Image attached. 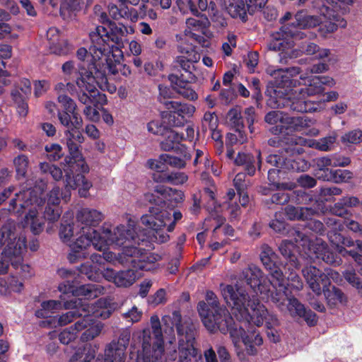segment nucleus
<instances>
[{"label": "nucleus", "instance_id": "nucleus-1", "mask_svg": "<svg viewBox=\"0 0 362 362\" xmlns=\"http://www.w3.org/2000/svg\"><path fill=\"white\" fill-rule=\"evenodd\" d=\"M206 301H200L197 305V310L205 327L211 333L219 331L223 334H230V337L235 347L240 342L246 346L247 351H256L255 346H260L263 339L255 329L247 332L240 323L234 321L229 311L220 305L216 295L211 291H207Z\"/></svg>", "mask_w": 362, "mask_h": 362}, {"label": "nucleus", "instance_id": "nucleus-2", "mask_svg": "<svg viewBox=\"0 0 362 362\" xmlns=\"http://www.w3.org/2000/svg\"><path fill=\"white\" fill-rule=\"evenodd\" d=\"M59 103L62 109L58 110L57 117L60 124L66 128L64 131V138L69 150V163H73V168L80 166L88 169V165L81 153V144L85 139L83 133V119L76 111V102L65 93H59L57 97Z\"/></svg>", "mask_w": 362, "mask_h": 362}, {"label": "nucleus", "instance_id": "nucleus-3", "mask_svg": "<svg viewBox=\"0 0 362 362\" xmlns=\"http://www.w3.org/2000/svg\"><path fill=\"white\" fill-rule=\"evenodd\" d=\"M300 86L301 83L298 78L286 75L269 81L264 92L267 105L271 108H288L300 113L315 112L319 103L308 100L303 95L292 97L293 88Z\"/></svg>", "mask_w": 362, "mask_h": 362}, {"label": "nucleus", "instance_id": "nucleus-4", "mask_svg": "<svg viewBox=\"0 0 362 362\" xmlns=\"http://www.w3.org/2000/svg\"><path fill=\"white\" fill-rule=\"evenodd\" d=\"M145 200L151 206L148 207V213L141 217V222L150 230L148 233H152L155 242L165 243L170 239L169 235L164 231L165 228L167 227L168 232H172L182 214L178 210L171 214L165 209L166 202L163 197L153 193L145 194Z\"/></svg>", "mask_w": 362, "mask_h": 362}, {"label": "nucleus", "instance_id": "nucleus-5", "mask_svg": "<svg viewBox=\"0 0 362 362\" xmlns=\"http://www.w3.org/2000/svg\"><path fill=\"white\" fill-rule=\"evenodd\" d=\"M221 293L238 320L257 327L263 325L262 316L267 313V308L258 299L251 298L245 290L232 285H227Z\"/></svg>", "mask_w": 362, "mask_h": 362}, {"label": "nucleus", "instance_id": "nucleus-6", "mask_svg": "<svg viewBox=\"0 0 362 362\" xmlns=\"http://www.w3.org/2000/svg\"><path fill=\"white\" fill-rule=\"evenodd\" d=\"M94 50H90L93 62L86 68L83 64L79 69V76L76 79L87 81V77L93 78V86H98L102 90L112 92L107 81V71L108 73L115 75L118 73L117 65L120 64V60L123 57L122 51H116L112 49L110 53L103 52L101 56L95 57Z\"/></svg>", "mask_w": 362, "mask_h": 362}, {"label": "nucleus", "instance_id": "nucleus-7", "mask_svg": "<svg viewBox=\"0 0 362 362\" xmlns=\"http://www.w3.org/2000/svg\"><path fill=\"white\" fill-rule=\"evenodd\" d=\"M67 155L64 158L63 170L65 173V185L64 192L61 191L59 187H54L47 194V200L46 206H59L61 198L66 202L71 197V189L78 188V194L81 197H87L89 195V189L92 187V183L87 180L84 176V173L89 172V167L85 170L84 168L78 166L72 169L69 167L73 163L67 160L69 158Z\"/></svg>", "mask_w": 362, "mask_h": 362}, {"label": "nucleus", "instance_id": "nucleus-8", "mask_svg": "<svg viewBox=\"0 0 362 362\" xmlns=\"http://www.w3.org/2000/svg\"><path fill=\"white\" fill-rule=\"evenodd\" d=\"M45 202L38 192L30 187L16 194V197L10 201L9 210L20 213L21 210L30 207L25 216L24 222L30 226L34 235H38L43 230L45 223L38 217L37 207H40Z\"/></svg>", "mask_w": 362, "mask_h": 362}, {"label": "nucleus", "instance_id": "nucleus-9", "mask_svg": "<svg viewBox=\"0 0 362 362\" xmlns=\"http://www.w3.org/2000/svg\"><path fill=\"white\" fill-rule=\"evenodd\" d=\"M109 30L103 25H98L94 31L89 34L91 42L90 50H94L95 57L101 56L103 52L110 53L112 49L119 51L123 46L122 37L124 36L127 28L124 25H117L110 21Z\"/></svg>", "mask_w": 362, "mask_h": 362}, {"label": "nucleus", "instance_id": "nucleus-10", "mask_svg": "<svg viewBox=\"0 0 362 362\" xmlns=\"http://www.w3.org/2000/svg\"><path fill=\"white\" fill-rule=\"evenodd\" d=\"M148 233H149L148 231ZM102 238L104 249L111 244L123 247V249L127 246H136V245L151 248L153 239V235H147L146 230L137 233L135 228L124 225L117 226L113 232L110 229L104 230Z\"/></svg>", "mask_w": 362, "mask_h": 362}, {"label": "nucleus", "instance_id": "nucleus-11", "mask_svg": "<svg viewBox=\"0 0 362 362\" xmlns=\"http://www.w3.org/2000/svg\"><path fill=\"white\" fill-rule=\"evenodd\" d=\"M87 81L76 79L77 86L81 88L78 93V100L86 105L83 114L86 118L92 122H98L100 118L98 110L95 108L98 105L107 103V97L105 93H100L95 86H93V78L87 77Z\"/></svg>", "mask_w": 362, "mask_h": 362}, {"label": "nucleus", "instance_id": "nucleus-12", "mask_svg": "<svg viewBox=\"0 0 362 362\" xmlns=\"http://www.w3.org/2000/svg\"><path fill=\"white\" fill-rule=\"evenodd\" d=\"M155 241L153 239L152 242ZM153 249L142 245L127 246L124 249L120 259L122 264H129L136 270L151 271L158 267L157 262L161 259V256L147 251Z\"/></svg>", "mask_w": 362, "mask_h": 362}, {"label": "nucleus", "instance_id": "nucleus-13", "mask_svg": "<svg viewBox=\"0 0 362 362\" xmlns=\"http://www.w3.org/2000/svg\"><path fill=\"white\" fill-rule=\"evenodd\" d=\"M81 227V233L76 240L69 244L71 252L67 259L71 263H76L88 257V247L93 245L100 251L104 250L102 235L93 228Z\"/></svg>", "mask_w": 362, "mask_h": 362}, {"label": "nucleus", "instance_id": "nucleus-14", "mask_svg": "<svg viewBox=\"0 0 362 362\" xmlns=\"http://www.w3.org/2000/svg\"><path fill=\"white\" fill-rule=\"evenodd\" d=\"M59 274L66 279L59 284L58 289L64 295L71 294V298H80L88 302L87 300L95 298L98 296V285L93 284H83L78 278H72V271L62 269L58 272Z\"/></svg>", "mask_w": 362, "mask_h": 362}, {"label": "nucleus", "instance_id": "nucleus-15", "mask_svg": "<svg viewBox=\"0 0 362 362\" xmlns=\"http://www.w3.org/2000/svg\"><path fill=\"white\" fill-rule=\"evenodd\" d=\"M326 273L322 272L315 266H307L302 269V273L312 291L317 296L322 294L326 286H331L330 278L338 276V272L331 269H325Z\"/></svg>", "mask_w": 362, "mask_h": 362}, {"label": "nucleus", "instance_id": "nucleus-16", "mask_svg": "<svg viewBox=\"0 0 362 362\" xmlns=\"http://www.w3.org/2000/svg\"><path fill=\"white\" fill-rule=\"evenodd\" d=\"M15 230V226L11 223L3 225L0 228V244L5 245L6 255L18 257L25 250L27 244L25 238L17 239Z\"/></svg>", "mask_w": 362, "mask_h": 362}, {"label": "nucleus", "instance_id": "nucleus-17", "mask_svg": "<svg viewBox=\"0 0 362 362\" xmlns=\"http://www.w3.org/2000/svg\"><path fill=\"white\" fill-rule=\"evenodd\" d=\"M63 308L69 310L59 317L58 324L60 326H65L77 318L81 319L87 313H95L93 305L87 303L80 298H71L70 300H64Z\"/></svg>", "mask_w": 362, "mask_h": 362}, {"label": "nucleus", "instance_id": "nucleus-18", "mask_svg": "<svg viewBox=\"0 0 362 362\" xmlns=\"http://www.w3.org/2000/svg\"><path fill=\"white\" fill-rule=\"evenodd\" d=\"M264 293H262L261 298L267 301L271 300L281 310L286 308L288 310L289 300L293 298V296L289 297L287 293L285 277L281 280H272L271 286H268Z\"/></svg>", "mask_w": 362, "mask_h": 362}, {"label": "nucleus", "instance_id": "nucleus-19", "mask_svg": "<svg viewBox=\"0 0 362 362\" xmlns=\"http://www.w3.org/2000/svg\"><path fill=\"white\" fill-rule=\"evenodd\" d=\"M131 338L128 329H123L117 339H113L105 349L104 362H124L125 352Z\"/></svg>", "mask_w": 362, "mask_h": 362}, {"label": "nucleus", "instance_id": "nucleus-20", "mask_svg": "<svg viewBox=\"0 0 362 362\" xmlns=\"http://www.w3.org/2000/svg\"><path fill=\"white\" fill-rule=\"evenodd\" d=\"M268 0H235L227 11L233 18H240L243 22L247 21V13L253 15L266 6Z\"/></svg>", "mask_w": 362, "mask_h": 362}, {"label": "nucleus", "instance_id": "nucleus-21", "mask_svg": "<svg viewBox=\"0 0 362 362\" xmlns=\"http://www.w3.org/2000/svg\"><path fill=\"white\" fill-rule=\"evenodd\" d=\"M242 276L255 293L262 294L271 286V279L264 276L262 271L255 265H250L242 272Z\"/></svg>", "mask_w": 362, "mask_h": 362}, {"label": "nucleus", "instance_id": "nucleus-22", "mask_svg": "<svg viewBox=\"0 0 362 362\" xmlns=\"http://www.w3.org/2000/svg\"><path fill=\"white\" fill-rule=\"evenodd\" d=\"M301 85L304 87L300 88L298 92L300 95L312 96L321 94L324 92V86H333L335 84L334 80L329 76H313L311 78H302L298 79Z\"/></svg>", "mask_w": 362, "mask_h": 362}, {"label": "nucleus", "instance_id": "nucleus-23", "mask_svg": "<svg viewBox=\"0 0 362 362\" xmlns=\"http://www.w3.org/2000/svg\"><path fill=\"white\" fill-rule=\"evenodd\" d=\"M164 139L160 143V146L163 151H173L179 156H183L186 159H191L192 155L187 147L182 144L185 140L183 134L170 129L163 136Z\"/></svg>", "mask_w": 362, "mask_h": 362}, {"label": "nucleus", "instance_id": "nucleus-24", "mask_svg": "<svg viewBox=\"0 0 362 362\" xmlns=\"http://www.w3.org/2000/svg\"><path fill=\"white\" fill-rule=\"evenodd\" d=\"M259 256L264 269L272 277L271 280L279 281L285 277L281 270L282 264L279 261V256L270 247H264Z\"/></svg>", "mask_w": 362, "mask_h": 362}, {"label": "nucleus", "instance_id": "nucleus-25", "mask_svg": "<svg viewBox=\"0 0 362 362\" xmlns=\"http://www.w3.org/2000/svg\"><path fill=\"white\" fill-rule=\"evenodd\" d=\"M103 276L108 281L114 283L117 287L127 288L136 281V272L132 267L119 271L107 268L104 271Z\"/></svg>", "mask_w": 362, "mask_h": 362}, {"label": "nucleus", "instance_id": "nucleus-26", "mask_svg": "<svg viewBox=\"0 0 362 362\" xmlns=\"http://www.w3.org/2000/svg\"><path fill=\"white\" fill-rule=\"evenodd\" d=\"M144 362H163L164 347L151 348V329H144L141 334Z\"/></svg>", "mask_w": 362, "mask_h": 362}, {"label": "nucleus", "instance_id": "nucleus-27", "mask_svg": "<svg viewBox=\"0 0 362 362\" xmlns=\"http://www.w3.org/2000/svg\"><path fill=\"white\" fill-rule=\"evenodd\" d=\"M277 139V146L281 147L285 154L298 153L302 154L304 150L302 147L296 148V146L300 144L301 137L293 134V132L280 134Z\"/></svg>", "mask_w": 362, "mask_h": 362}, {"label": "nucleus", "instance_id": "nucleus-28", "mask_svg": "<svg viewBox=\"0 0 362 362\" xmlns=\"http://www.w3.org/2000/svg\"><path fill=\"white\" fill-rule=\"evenodd\" d=\"M303 126V119L299 117H291L284 113L281 124L272 127L269 132L273 135H279L280 134L287 133L288 132H294L298 131Z\"/></svg>", "mask_w": 362, "mask_h": 362}, {"label": "nucleus", "instance_id": "nucleus-29", "mask_svg": "<svg viewBox=\"0 0 362 362\" xmlns=\"http://www.w3.org/2000/svg\"><path fill=\"white\" fill-rule=\"evenodd\" d=\"M286 170L283 168H270L268 170L267 179L272 190H292L295 185L291 182H284Z\"/></svg>", "mask_w": 362, "mask_h": 362}, {"label": "nucleus", "instance_id": "nucleus-30", "mask_svg": "<svg viewBox=\"0 0 362 362\" xmlns=\"http://www.w3.org/2000/svg\"><path fill=\"white\" fill-rule=\"evenodd\" d=\"M279 250L282 256L286 259V266L288 269H298L300 264L297 253L296 245L290 240H282L279 246Z\"/></svg>", "mask_w": 362, "mask_h": 362}, {"label": "nucleus", "instance_id": "nucleus-31", "mask_svg": "<svg viewBox=\"0 0 362 362\" xmlns=\"http://www.w3.org/2000/svg\"><path fill=\"white\" fill-rule=\"evenodd\" d=\"M189 6L192 13L197 17L195 18H189L187 19V24L189 28H192L196 30H200L202 35L206 33V30L210 26V21L208 17L205 14H202L199 10L196 8L194 3L189 0Z\"/></svg>", "mask_w": 362, "mask_h": 362}, {"label": "nucleus", "instance_id": "nucleus-32", "mask_svg": "<svg viewBox=\"0 0 362 362\" xmlns=\"http://www.w3.org/2000/svg\"><path fill=\"white\" fill-rule=\"evenodd\" d=\"M103 215L101 212L95 209L83 208L78 211L76 214V220L78 222L84 225L86 228H93L98 226L103 220Z\"/></svg>", "mask_w": 362, "mask_h": 362}, {"label": "nucleus", "instance_id": "nucleus-33", "mask_svg": "<svg viewBox=\"0 0 362 362\" xmlns=\"http://www.w3.org/2000/svg\"><path fill=\"white\" fill-rule=\"evenodd\" d=\"M88 322V318L79 319L74 325L62 330L59 334V341L63 344H69L74 341L77 337L78 332L83 330L89 325Z\"/></svg>", "mask_w": 362, "mask_h": 362}, {"label": "nucleus", "instance_id": "nucleus-34", "mask_svg": "<svg viewBox=\"0 0 362 362\" xmlns=\"http://www.w3.org/2000/svg\"><path fill=\"white\" fill-rule=\"evenodd\" d=\"M289 311H294L296 315L304 318L309 326H315L317 322V315L310 309H307L296 298L289 300Z\"/></svg>", "mask_w": 362, "mask_h": 362}, {"label": "nucleus", "instance_id": "nucleus-35", "mask_svg": "<svg viewBox=\"0 0 362 362\" xmlns=\"http://www.w3.org/2000/svg\"><path fill=\"white\" fill-rule=\"evenodd\" d=\"M77 276L75 272H72V278H78L81 279L86 278L88 280L93 281H99L103 276V273L96 265H93L90 262L83 263L78 267Z\"/></svg>", "mask_w": 362, "mask_h": 362}, {"label": "nucleus", "instance_id": "nucleus-36", "mask_svg": "<svg viewBox=\"0 0 362 362\" xmlns=\"http://www.w3.org/2000/svg\"><path fill=\"white\" fill-rule=\"evenodd\" d=\"M284 158V169L293 172H305L310 167V163L298 153H287Z\"/></svg>", "mask_w": 362, "mask_h": 362}, {"label": "nucleus", "instance_id": "nucleus-37", "mask_svg": "<svg viewBox=\"0 0 362 362\" xmlns=\"http://www.w3.org/2000/svg\"><path fill=\"white\" fill-rule=\"evenodd\" d=\"M92 313H87L81 319L88 318L89 325L84 329L85 331L81 335V341L87 342L93 340L98 337L102 332L104 324L100 321L95 320L91 315Z\"/></svg>", "mask_w": 362, "mask_h": 362}, {"label": "nucleus", "instance_id": "nucleus-38", "mask_svg": "<svg viewBox=\"0 0 362 362\" xmlns=\"http://www.w3.org/2000/svg\"><path fill=\"white\" fill-rule=\"evenodd\" d=\"M295 20L293 24L296 27L303 30L315 28L320 24V18L317 16L310 15L306 9L298 11L295 14Z\"/></svg>", "mask_w": 362, "mask_h": 362}, {"label": "nucleus", "instance_id": "nucleus-39", "mask_svg": "<svg viewBox=\"0 0 362 362\" xmlns=\"http://www.w3.org/2000/svg\"><path fill=\"white\" fill-rule=\"evenodd\" d=\"M315 254L317 258L321 259L331 266L337 267L342 263L341 257L333 252L325 243H322L316 247Z\"/></svg>", "mask_w": 362, "mask_h": 362}, {"label": "nucleus", "instance_id": "nucleus-40", "mask_svg": "<svg viewBox=\"0 0 362 362\" xmlns=\"http://www.w3.org/2000/svg\"><path fill=\"white\" fill-rule=\"evenodd\" d=\"M263 323L265 322L267 328V335L270 341L277 343L280 341V336L275 329L278 327L279 322L275 315L270 314L267 310V313L262 316Z\"/></svg>", "mask_w": 362, "mask_h": 362}, {"label": "nucleus", "instance_id": "nucleus-41", "mask_svg": "<svg viewBox=\"0 0 362 362\" xmlns=\"http://www.w3.org/2000/svg\"><path fill=\"white\" fill-rule=\"evenodd\" d=\"M151 337V348L164 347V339L160 325V319L158 315H153L150 319Z\"/></svg>", "mask_w": 362, "mask_h": 362}, {"label": "nucleus", "instance_id": "nucleus-42", "mask_svg": "<svg viewBox=\"0 0 362 362\" xmlns=\"http://www.w3.org/2000/svg\"><path fill=\"white\" fill-rule=\"evenodd\" d=\"M97 347L86 344L79 347L70 358V362H91L95 357Z\"/></svg>", "mask_w": 362, "mask_h": 362}, {"label": "nucleus", "instance_id": "nucleus-43", "mask_svg": "<svg viewBox=\"0 0 362 362\" xmlns=\"http://www.w3.org/2000/svg\"><path fill=\"white\" fill-rule=\"evenodd\" d=\"M11 97L16 105L18 115L21 117H25L28 112L27 102L28 95L20 91L18 86H16L11 92Z\"/></svg>", "mask_w": 362, "mask_h": 362}, {"label": "nucleus", "instance_id": "nucleus-44", "mask_svg": "<svg viewBox=\"0 0 362 362\" xmlns=\"http://www.w3.org/2000/svg\"><path fill=\"white\" fill-rule=\"evenodd\" d=\"M16 170V177L18 180H24L28 177L30 161L25 154H19L13 160Z\"/></svg>", "mask_w": 362, "mask_h": 362}, {"label": "nucleus", "instance_id": "nucleus-45", "mask_svg": "<svg viewBox=\"0 0 362 362\" xmlns=\"http://www.w3.org/2000/svg\"><path fill=\"white\" fill-rule=\"evenodd\" d=\"M226 117L230 126L235 132L245 131L244 118L240 107L236 106L230 109Z\"/></svg>", "mask_w": 362, "mask_h": 362}, {"label": "nucleus", "instance_id": "nucleus-46", "mask_svg": "<svg viewBox=\"0 0 362 362\" xmlns=\"http://www.w3.org/2000/svg\"><path fill=\"white\" fill-rule=\"evenodd\" d=\"M168 110H175L180 116L183 115L184 119L190 117L195 112V107L192 105L170 100L165 103Z\"/></svg>", "mask_w": 362, "mask_h": 362}, {"label": "nucleus", "instance_id": "nucleus-47", "mask_svg": "<svg viewBox=\"0 0 362 362\" xmlns=\"http://www.w3.org/2000/svg\"><path fill=\"white\" fill-rule=\"evenodd\" d=\"M322 293H324L325 298L329 305H335L338 303H342L344 297L341 290L335 286H332L330 288L329 286H326Z\"/></svg>", "mask_w": 362, "mask_h": 362}, {"label": "nucleus", "instance_id": "nucleus-48", "mask_svg": "<svg viewBox=\"0 0 362 362\" xmlns=\"http://www.w3.org/2000/svg\"><path fill=\"white\" fill-rule=\"evenodd\" d=\"M335 141V136H328L319 139H312L309 141L308 146L320 151H328L331 150V147Z\"/></svg>", "mask_w": 362, "mask_h": 362}, {"label": "nucleus", "instance_id": "nucleus-49", "mask_svg": "<svg viewBox=\"0 0 362 362\" xmlns=\"http://www.w3.org/2000/svg\"><path fill=\"white\" fill-rule=\"evenodd\" d=\"M323 15L329 20L333 21H327L325 23L327 33H333L337 30L339 26L344 28L346 25V21L339 13H323Z\"/></svg>", "mask_w": 362, "mask_h": 362}, {"label": "nucleus", "instance_id": "nucleus-50", "mask_svg": "<svg viewBox=\"0 0 362 362\" xmlns=\"http://www.w3.org/2000/svg\"><path fill=\"white\" fill-rule=\"evenodd\" d=\"M74 223L73 222H68L67 221H62L59 229V237L62 240L67 244H70L71 238L74 235Z\"/></svg>", "mask_w": 362, "mask_h": 362}, {"label": "nucleus", "instance_id": "nucleus-51", "mask_svg": "<svg viewBox=\"0 0 362 362\" xmlns=\"http://www.w3.org/2000/svg\"><path fill=\"white\" fill-rule=\"evenodd\" d=\"M180 115L172 110H168L162 113L163 119H166L168 124L170 127H182L187 122V119H184V116Z\"/></svg>", "mask_w": 362, "mask_h": 362}, {"label": "nucleus", "instance_id": "nucleus-52", "mask_svg": "<svg viewBox=\"0 0 362 362\" xmlns=\"http://www.w3.org/2000/svg\"><path fill=\"white\" fill-rule=\"evenodd\" d=\"M50 52L59 56L67 55L71 50V45L66 40L59 39L49 44Z\"/></svg>", "mask_w": 362, "mask_h": 362}, {"label": "nucleus", "instance_id": "nucleus-53", "mask_svg": "<svg viewBox=\"0 0 362 362\" xmlns=\"http://www.w3.org/2000/svg\"><path fill=\"white\" fill-rule=\"evenodd\" d=\"M180 157L173 156L167 153H163L160 156V159L165 162V165L170 166L181 169L186 166V162L190 159H186L183 156Z\"/></svg>", "mask_w": 362, "mask_h": 362}, {"label": "nucleus", "instance_id": "nucleus-54", "mask_svg": "<svg viewBox=\"0 0 362 362\" xmlns=\"http://www.w3.org/2000/svg\"><path fill=\"white\" fill-rule=\"evenodd\" d=\"M47 157L49 161L59 160L64 155L62 147L58 144H47L45 147Z\"/></svg>", "mask_w": 362, "mask_h": 362}, {"label": "nucleus", "instance_id": "nucleus-55", "mask_svg": "<svg viewBox=\"0 0 362 362\" xmlns=\"http://www.w3.org/2000/svg\"><path fill=\"white\" fill-rule=\"evenodd\" d=\"M277 191L278 192L273 194L269 199L264 200L265 204H269L271 203L277 205H284L291 200V195L288 192H285V190Z\"/></svg>", "mask_w": 362, "mask_h": 362}, {"label": "nucleus", "instance_id": "nucleus-56", "mask_svg": "<svg viewBox=\"0 0 362 362\" xmlns=\"http://www.w3.org/2000/svg\"><path fill=\"white\" fill-rule=\"evenodd\" d=\"M174 89L178 94L187 100H195L198 98L197 93L192 87L191 82L174 87Z\"/></svg>", "mask_w": 362, "mask_h": 362}, {"label": "nucleus", "instance_id": "nucleus-57", "mask_svg": "<svg viewBox=\"0 0 362 362\" xmlns=\"http://www.w3.org/2000/svg\"><path fill=\"white\" fill-rule=\"evenodd\" d=\"M332 175V182L337 184L349 182L354 177V173L351 171L344 169L334 170Z\"/></svg>", "mask_w": 362, "mask_h": 362}, {"label": "nucleus", "instance_id": "nucleus-58", "mask_svg": "<svg viewBox=\"0 0 362 362\" xmlns=\"http://www.w3.org/2000/svg\"><path fill=\"white\" fill-rule=\"evenodd\" d=\"M249 88L252 92V98L255 100L257 105L259 106L263 99L260 87V80L257 77L252 78Z\"/></svg>", "mask_w": 362, "mask_h": 362}, {"label": "nucleus", "instance_id": "nucleus-59", "mask_svg": "<svg viewBox=\"0 0 362 362\" xmlns=\"http://www.w3.org/2000/svg\"><path fill=\"white\" fill-rule=\"evenodd\" d=\"M148 131L155 135L164 136L167 131L170 129V127L165 125L160 120H153L147 124Z\"/></svg>", "mask_w": 362, "mask_h": 362}, {"label": "nucleus", "instance_id": "nucleus-60", "mask_svg": "<svg viewBox=\"0 0 362 362\" xmlns=\"http://www.w3.org/2000/svg\"><path fill=\"white\" fill-rule=\"evenodd\" d=\"M187 76H185L183 74H171L168 76V80L170 81V83L173 85H175V87L183 85L185 83L191 82V81L194 80L195 78V76L193 74L192 72L186 73Z\"/></svg>", "mask_w": 362, "mask_h": 362}, {"label": "nucleus", "instance_id": "nucleus-61", "mask_svg": "<svg viewBox=\"0 0 362 362\" xmlns=\"http://www.w3.org/2000/svg\"><path fill=\"white\" fill-rule=\"evenodd\" d=\"M235 133L229 132L226 136V146H233L238 143L242 144L247 141V135L245 131L235 132Z\"/></svg>", "mask_w": 362, "mask_h": 362}, {"label": "nucleus", "instance_id": "nucleus-62", "mask_svg": "<svg viewBox=\"0 0 362 362\" xmlns=\"http://www.w3.org/2000/svg\"><path fill=\"white\" fill-rule=\"evenodd\" d=\"M341 141L344 144H360L362 142V131L360 129H354L346 133L341 136Z\"/></svg>", "mask_w": 362, "mask_h": 362}, {"label": "nucleus", "instance_id": "nucleus-63", "mask_svg": "<svg viewBox=\"0 0 362 362\" xmlns=\"http://www.w3.org/2000/svg\"><path fill=\"white\" fill-rule=\"evenodd\" d=\"M286 155L283 151L279 150V154H269L266 158V163L276 168L284 169V158Z\"/></svg>", "mask_w": 362, "mask_h": 362}, {"label": "nucleus", "instance_id": "nucleus-64", "mask_svg": "<svg viewBox=\"0 0 362 362\" xmlns=\"http://www.w3.org/2000/svg\"><path fill=\"white\" fill-rule=\"evenodd\" d=\"M292 272L289 274L287 278L285 277L286 286L291 287L293 289L300 291L303 288V282L299 275L293 272V269H291Z\"/></svg>", "mask_w": 362, "mask_h": 362}]
</instances>
